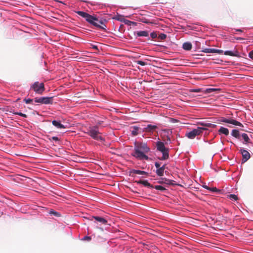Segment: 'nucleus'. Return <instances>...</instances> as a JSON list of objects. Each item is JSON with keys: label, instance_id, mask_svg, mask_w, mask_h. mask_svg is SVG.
<instances>
[{"label": "nucleus", "instance_id": "obj_1", "mask_svg": "<svg viewBox=\"0 0 253 253\" xmlns=\"http://www.w3.org/2000/svg\"><path fill=\"white\" fill-rule=\"evenodd\" d=\"M149 151L150 148L146 143H140L135 146L134 151L132 155L138 159L148 160L149 157L145 153H148Z\"/></svg>", "mask_w": 253, "mask_h": 253}, {"label": "nucleus", "instance_id": "obj_2", "mask_svg": "<svg viewBox=\"0 0 253 253\" xmlns=\"http://www.w3.org/2000/svg\"><path fill=\"white\" fill-rule=\"evenodd\" d=\"M201 126H198L197 128L193 129L192 131L187 132L186 136L189 139H194L196 136L201 134L204 130H206L207 127H214L215 125L211 123H201Z\"/></svg>", "mask_w": 253, "mask_h": 253}, {"label": "nucleus", "instance_id": "obj_3", "mask_svg": "<svg viewBox=\"0 0 253 253\" xmlns=\"http://www.w3.org/2000/svg\"><path fill=\"white\" fill-rule=\"evenodd\" d=\"M87 131L85 132L87 135L90 136L92 138L98 141H103V138L100 134V133L98 130V126H90L86 129Z\"/></svg>", "mask_w": 253, "mask_h": 253}, {"label": "nucleus", "instance_id": "obj_4", "mask_svg": "<svg viewBox=\"0 0 253 253\" xmlns=\"http://www.w3.org/2000/svg\"><path fill=\"white\" fill-rule=\"evenodd\" d=\"M156 147L157 150L161 152L163 154L162 157L159 159L160 160H165L169 159V150L165 146L164 143L163 142L158 141L156 143Z\"/></svg>", "mask_w": 253, "mask_h": 253}, {"label": "nucleus", "instance_id": "obj_5", "mask_svg": "<svg viewBox=\"0 0 253 253\" xmlns=\"http://www.w3.org/2000/svg\"><path fill=\"white\" fill-rule=\"evenodd\" d=\"M89 19L90 20H88V22L90 24L98 29L103 30L105 29L106 25L104 23L105 20H100L96 17L93 15H91L90 18Z\"/></svg>", "mask_w": 253, "mask_h": 253}, {"label": "nucleus", "instance_id": "obj_6", "mask_svg": "<svg viewBox=\"0 0 253 253\" xmlns=\"http://www.w3.org/2000/svg\"><path fill=\"white\" fill-rule=\"evenodd\" d=\"M31 89L34 90L36 93L41 94L45 90L44 84L36 82L31 86Z\"/></svg>", "mask_w": 253, "mask_h": 253}, {"label": "nucleus", "instance_id": "obj_7", "mask_svg": "<svg viewBox=\"0 0 253 253\" xmlns=\"http://www.w3.org/2000/svg\"><path fill=\"white\" fill-rule=\"evenodd\" d=\"M53 97H41L35 98V101L37 103H40L44 104H52L53 103Z\"/></svg>", "mask_w": 253, "mask_h": 253}, {"label": "nucleus", "instance_id": "obj_8", "mask_svg": "<svg viewBox=\"0 0 253 253\" xmlns=\"http://www.w3.org/2000/svg\"><path fill=\"white\" fill-rule=\"evenodd\" d=\"M224 54L225 55L236 56L238 57H242L239 52L236 48H234L233 50H225L224 52Z\"/></svg>", "mask_w": 253, "mask_h": 253}, {"label": "nucleus", "instance_id": "obj_9", "mask_svg": "<svg viewBox=\"0 0 253 253\" xmlns=\"http://www.w3.org/2000/svg\"><path fill=\"white\" fill-rule=\"evenodd\" d=\"M222 122L229 123L235 126H243V125L240 122L231 118L226 119L224 117H222Z\"/></svg>", "mask_w": 253, "mask_h": 253}, {"label": "nucleus", "instance_id": "obj_10", "mask_svg": "<svg viewBox=\"0 0 253 253\" xmlns=\"http://www.w3.org/2000/svg\"><path fill=\"white\" fill-rule=\"evenodd\" d=\"M240 152L243 157L242 161L243 162H246L250 158V154L248 151L243 148H241Z\"/></svg>", "mask_w": 253, "mask_h": 253}, {"label": "nucleus", "instance_id": "obj_11", "mask_svg": "<svg viewBox=\"0 0 253 253\" xmlns=\"http://www.w3.org/2000/svg\"><path fill=\"white\" fill-rule=\"evenodd\" d=\"M157 128L158 126L156 125H148L143 129V131L145 132H153Z\"/></svg>", "mask_w": 253, "mask_h": 253}, {"label": "nucleus", "instance_id": "obj_12", "mask_svg": "<svg viewBox=\"0 0 253 253\" xmlns=\"http://www.w3.org/2000/svg\"><path fill=\"white\" fill-rule=\"evenodd\" d=\"M76 13L80 16L85 18L86 21L88 22V20H90L89 18H90L91 15L87 13L82 11H76Z\"/></svg>", "mask_w": 253, "mask_h": 253}, {"label": "nucleus", "instance_id": "obj_13", "mask_svg": "<svg viewBox=\"0 0 253 253\" xmlns=\"http://www.w3.org/2000/svg\"><path fill=\"white\" fill-rule=\"evenodd\" d=\"M130 175L133 176V174H148V173L145 171L140 170H136V169H131L130 171Z\"/></svg>", "mask_w": 253, "mask_h": 253}, {"label": "nucleus", "instance_id": "obj_14", "mask_svg": "<svg viewBox=\"0 0 253 253\" xmlns=\"http://www.w3.org/2000/svg\"><path fill=\"white\" fill-rule=\"evenodd\" d=\"M135 182H136L138 184H142L144 186L149 187V188H153V186L152 185H151L150 183H149L148 182V181L146 180H139L138 181H135Z\"/></svg>", "mask_w": 253, "mask_h": 253}, {"label": "nucleus", "instance_id": "obj_15", "mask_svg": "<svg viewBox=\"0 0 253 253\" xmlns=\"http://www.w3.org/2000/svg\"><path fill=\"white\" fill-rule=\"evenodd\" d=\"M96 221L101 223L103 224L106 225L107 224V220L103 217L100 216H93Z\"/></svg>", "mask_w": 253, "mask_h": 253}, {"label": "nucleus", "instance_id": "obj_16", "mask_svg": "<svg viewBox=\"0 0 253 253\" xmlns=\"http://www.w3.org/2000/svg\"><path fill=\"white\" fill-rule=\"evenodd\" d=\"M52 124L53 126H56L58 128H65V126L61 124L60 122L57 121L56 120H53L52 122Z\"/></svg>", "mask_w": 253, "mask_h": 253}, {"label": "nucleus", "instance_id": "obj_17", "mask_svg": "<svg viewBox=\"0 0 253 253\" xmlns=\"http://www.w3.org/2000/svg\"><path fill=\"white\" fill-rule=\"evenodd\" d=\"M192 47V44L190 42H186L183 44L182 47L186 50H190Z\"/></svg>", "mask_w": 253, "mask_h": 253}, {"label": "nucleus", "instance_id": "obj_18", "mask_svg": "<svg viewBox=\"0 0 253 253\" xmlns=\"http://www.w3.org/2000/svg\"><path fill=\"white\" fill-rule=\"evenodd\" d=\"M131 129H132L131 130V133L133 136H136L138 134V131L139 130V127H138L136 126H134L131 127Z\"/></svg>", "mask_w": 253, "mask_h": 253}, {"label": "nucleus", "instance_id": "obj_19", "mask_svg": "<svg viewBox=\"0 0 253 253\" xmlns=\"http://www.w3.org/2000/svg\"><path fill=\"white\" fill-rule=\"evenodd\" d=\"M136 35L138 37H148L149 36L148 32L146 31H138L136 33Z\"/></svg>", "mask_w": 253, "mask_h": 253}, {"label": "nucleus", "instance_id": "obj_20", "mask_svg": "<svg viewBox=\"0 0 253 253\" xmlns=\"http://www.w3.org/2000/svg\"><path fill=\"white\" fill-rule=\"evenodd\" d=\"M202 51L205 53H215L217 51L219 52H220V50H217L213 48H205Z\"/></svg>", "mask_w": 253, "mask_h": 253}, {"label": "nucleus", "instance_id": "obj_21", "mask_svg": "<svg viewBox=\"0 0 253 253\" xmlns=\"http://www.w3.org/2000/svg\"><path fill=\"white\" fill-rule=\"evenodd\" d=\"M231 135L235 137L236 138L239 139L240 138V133L239 130L237 129H233L232 131Z\"/></svg>", "mask_w": 253, "mask_h": 253}, {"label": "nucleus", "instance_id": "obj_22", "mask_svg": "<svg viewBox=\"0 0 253 253\" xmlns=\"http://www.w3.org/2000/svg\"><path fill=\"white\" fill-rule=\"evenodd\" d=\"M242 136L245 143H251L250 139L246 133H243Z\"/></svg>", "mask_w": 253, "mask_h": 253}, {"label": "nucleus", "instance_id": "obj_23", "mask_svg": "<svg viewBox=\"0 0 253 253\" xmlns=\"http://www.w3.org/2000/svg\"><path fill=\"white\" fill-rule=\"evenodd\" d=\"M139 21L142 22L146 24H153L154 22L152 21H150L149 19H147V18L145 17H142L139 18Z\"/></svg>", "mask_w": 253, "mask_h": 253}, {"label": "nucleus", "instance_id": "obj_24", "mask_svg": "<svg viewBox=\"0 0 253 253\" xmlns=\"http://www.w3.org/2000/svg\"><path fill=\"white\" fill-rule=\"evenodd\" d=\"M163 131H164L167 134V139L170 141V138L169 135L172 133L171 130L168 129H165L163 130Z\"/></svg>", "mask_w": 253, "mask_h": 253}, {"label": "nucleus", "instance_id": "obj_25", "mask_svg": "<svg viewBox=\"0 0 253 253\" xmlns=\"http://www.w3.org/2000/svg\"><path fill=\"white\" fill-rule=\"evenodd\" d=\"M164 170L162 169L161 168H159V169H158L157 170H156V173L159 176H163L164 175Z\"/></svg>", "mask_w": 253, "mask_h": 253}, {"label": "nucleus", "instance_id": "obj_26", "mask_svg": "<svg viewBox=\"0 0 253 253\" xmlns=\"http://www.w3.org/2000/svg\"><path fill=\"white\" fill-rule=\"evenodd\" d=\"M227 198H229L232 200L236 201L238 199V197L236 195L234 194H230L227 195Z\"/></svg>", "mask_w": 253, "mask_h": 253}, {"label": "nucleus", "instance_id": "obj_27", "mask_svg": "<svg viewBox=\"0 0 253 253\" xmlns=\"http://www.w3.org/2000/svg\"><path fill=\"white\" fill-rule=\"evenodd\" d=\"M114 19L118 21L123 22L124 21L125 18H124V16L119 15H117L114 18Z\"/></svg>", "mask_w": 253, "mask_h": 253}, {"label": "nucleus", "instance_id": "obj_28", "mask_svg": "<svg viewBox=\"0 0 253 253\" xmlns=\"http://www.w3.org/2000/svg\"><path fill=\"white\" fill-rule=\"evenodd\" d=\"M153 188L162 191L166 190V188L161 185H156L153 186Z\"/></svg>", "mask_w": 253, "mask_h": 253}, {"label": "nucleus", "instance_id": "obj_29", "mask_svg": "<svg viewBox=\"0 0 253 253\" xmlns=\"http://www.w3.org/2000/svg\"><path fill=\"white\" fill-rule=\"evenodd\" d=\"M230 115L232 114V113H231L230 111L227 110L226 108H222V115Z\"/></svg>", "mask_w": 253, "mask_h": 253}, {"label": "nucleus", "instance_id": "obj_30", "mask_svg": "<svg viewBox=\"0 0 253 253\" xmlns=\"http://www.w3.org/2000/svg\"><path fill=\"white\" fill-rule=\"evenodd\" d=\"M166 38H167V35L166 34H163V33L160 34L158 37V39L159 40H162L166 39Z\"/></svg>", "mask_w": 253, "mask_h": 253}, {"label": "nucleus", "instance_id": "obj_31", "mask_svg": "<svg viewBox=\"0 0 253 253\" xmlns=\"http://www.w3.org/2000/svg\"><path fill=\"white\" fill-rule=\"evenodd\" d=\"M13 114H14L15 115H17L20 116L24 117V118H27V115L26 114H23V113H21V112H14Z\"/></svg>", "mask_w": 253, "mask_h": 253}, {"label": "nucleus", "instance_id": "obj_32", "mask_svg": "<svg viewBox=\"0 0 253 253\" xmlns=\"http://www.w3.org/2000/svg\"><path fill=\"white\" fill-rule=\"evenodd\" d=\"M222 134L227 135L229 134L228 129L226 128L222 127Z\"/></svg>", "mask_w": 253, "mask_h": 253}, {"label": "nucleus", "instance_id": "obj_33", "mask_svg": "<svg viewBox=\"0 0 253 253\" xmlns=\"http://www.w3.org/2000/svg\"><path fill=\"white\" fill-rule=\"evenodd\" d=\"M136 63L141 66H145L147 64V63L144 61L138 60L136 61Z\"/></svg>", "mask_w": 253, "mask_h": 253}, {"label": "nucleus", "instance_id": "obj_34", "mask_svg": "<svg viewBox=\"0 0 253 253\" xmlns=\"http://www.w3.org/2000/svg\"><path fill=\"white\" fill-rule=\"evenodd\" d=\"M164 180H165V181H164V183H166V184H169V185L172 184V180H169V179H166V178H165Z\"/></svg>", "mask_w": 253, "mask_h": 253}, {"label": "nucleus", "instance_id": "obj_35", "mask_svg": "<svg viewBox=\"0 0 253 253\" xmlns=\"http://www.w3.org/2000/svg\"><path fill=\"white\" fill-rule=\"evenodd\" d=\"M24 101L26 103V104H29V103H31L33 102V99H30V98H25L24 99Z\"/></svg>", "mask_w": 253, "mask_h": 253}, {"label": "nucleus", "instance_id": "obj_36", "mask_svg": "<svg viewBox=\"0 0 253 253\" xmlns=\"http://www.w3.org/2000/svg\"><path fill=\"white\" fill-rule=\"evenodd\" d=\"M150 36H151V37L152 38V39H155L156 38H157V34L156 32H153L151 33Z\"/></svg>", "mask_w": 253, "mask_h": 253}, {"label": "nucleus", "instance_id": "obj_37", "mask_svg": "<svg viewBox=\"0 0 253 253\" xmlns=\"http://www.w3.org/2000/svg\"><path fill=\"white\" fill-rule=\"evenodd\" d=\"M226 218H228V219H224L226 221V222L225 223L227 224L228 225L231 224V223H232V221H231V220L229 218V216H228V217H226Z\"/></svg>", "mask_w": 253, "mask_h": 253}, {"label": "nucleus", "instance_id": "obj_38", "mask_svg": "<svg viewBox=\"0 0 253 253\" xmlns=\"http://www.w3.org/2000/svg\"><path fill=\"white\" fill-rule=\"evenodd\" d=\"M123 22H124L125 24H127V25H130V24H131V23H133V24H134V22H131V21H129V20H126V19H124V21Z\"/></svg>", "mask_w": 253, "mask_h": 253}, {"label": "nucleus", "instance_id": "obj_39", "mask_svg": "<svg viewBox=\"0 0 253 253\" xmlns=\"http://www.w3.org/2000/svg\"><path fill=\"white\" fill-rule=\"evenodd\" d=\"M91 238L90 236H84V238L83 239V240H84V241H90L91 240Z\"/></svg>", "mask_w": 253, "mask_h": 253}, {"label": "nucleus", "instance_id": "obj_40", "mask_svg": "<svg viewBox=\"0 0 253 253\" xmlns=\"http://www.w3.org/2000/svg\"><path fill=\"white\" fill-rule=\"evenodd\" d=\"M50 140H54V141H59V138L58 137H56V136H53L51 137V139H50Z\"/></svg>", "mask_w": 253, "mask_h": 253}, {"label": "nucleus", "instance_id": "obj_41", "mask_svg": "<svg viewBox=\"0 0 253 253\" xmlns=\"http://www.w3.org/2000/svg\"><path fill=\"white\" fill-rule=\"evenodd\" d=\"M249 56L250 58L253 59V50L250 52V53H249Z\"/></svg>", "mask_w": 253, "mask_h": 253}, {"label": "nucleus", "instance_id": "obj_42", "mask_svg": "<svg viewBox=\"0 0 253 253\" xmlns=\"http://www.w3.org/2000/svg\"><path fill=\"white\" fill-rule=\"evenodd\" d=\"M50 213H51V214H54V215H55L56 216H58L59 215L58 212H57L56 211H51Z\"/></svg>", "mask_w": 253, "mask_h": 253}, {"label": "nucleus", "instance_id": "obj_43", "mask_svg": "<svg viewBox=\"0 0 253 253\" xmlns=\"http://www.w3.org/2000/svg\"><path fill=\"white\" fill-rule=\"evenodd\" d=\"M155 167H156V168L158 169H159L161 167H160V164L158 162H156L155 164Z\"/></svg>", "mask_w": 253, "mask_h": 253}, {"label": "nucleus", "instance_id": "obj_44", "mask_svg": "<svg viewBox=\"0 0 253 253\" xmlns=\"http://www.w3.org/2000/svg\"><path fill=\"white\" fill-rule=\"evenodd\" d=\"M101 123L102 122L101 121H98L97 122V125L96 126H98L99 127V126L101 125Z\"/></svg>", "mask_w": 253, "mask_h": 253}, {"label": "nucleus", "instance_id": "obj_45", "mask_svg": "<svg viewBox=\"0 0 253 253\" xmlns=\"http://www.w3.org/2000/svg\"><path fill=\"white\" fill-rule=\"evenodd\" d=\"M92 48L94 49L98 50V47L97 45H93Z\"/></svg>", "mask_w": 253, "mask_h": 253}, {"label": "nucleus", "instance_id": "obj_46", "mask_svg": "<svg viewBox=\"0 0 253 253\" xmlns=\"http://www.w3.org/2000/svg\"><path fill=\"white\" fill-rule=\"evenodd\" d=\"M160 168L162 169L163 170H165L166 169V165H163L162 167H160Z\"/></svg>", "mask_w": 253, "mask_h": 253}, {"label": "nucleus", "instance_id": "obj_47", "mask_svg": "<svg viewBox=\"0 0 253 253\" xmlns=\"http://www.w3.org/2000/svg\"><path fill=\"white\" fill-rule=\"evenodd\" d=\"M212 191H217L216 188H215V187L212 188Z\"/></svg>", "mask_w": 253, "mask_h": 253}, {"label": "nucleus", "instance_id": "obj_48", "mask_svg": "<svg viewBox=\"0 0 253 253\" xmlns=\"http://www.w3.org/2000/svg\"><path fill=\"white\" fill-rule=\"evenodd\" d=\"M221 131H222L221 127H220V128L218 129L219 133V134L221 133Z\"/></svg>", "mask_w": 253, "mask_h": 253}, {"label": "nucleus", "instance_id": "obj_49", "mask_svg": "<svg viewBox=\"0 0 253 253\" xmlns=\"http://www.w3.org/2000/svg\"><path fill=\"white\" fill-rule=\"evenodd\" d=\"M227 252H228L227 251L222 249V253H227Z\"/></svg>", "mask_w": 253, "mask_h": 253}, {"label": "nucleus", "instance_id": "obj_50", "mask_svg": "<svg viewBox=\"0 0 253 253\" xmlns=\"http://www.w3.org/2000/svg\"><path fill=\"white\" fill-rule=\"evenodd\" d=\"M224 210H225V212H228L229 215H231V213L230 212H228V210H227L226 209H225Z\"/></svg>", "mask_w": 253, "mask_h": 253}, {"label": "nucleus", "instance_id": "obj_51", "mask_svg": "<svg viewBox=\"0 0 253 253\" xmlns=\"http://www.w3.org/2000/svg\"><path fill=\"white\" fill-rule=\"evenodd\" d=\"M222 101H223V100H222ZM223 104H226V103H225L224 102H222V107H225V106L223 105Z\"/></svg>", "mask_w": 253, "mask_h": 253}, {"label": "nucleus", "instance_id": "obj_52", "mask_svg": "<svg viewBox=\"0 0 253 253\" xmlns=\"http://www.w3.org/2000/svg\"><path fill=\"white\" fill-rule=\"evenodd\" d=\"M244 39L242 38H237V40H243Z\"/></svg>", "mask_w": 253, "mask_h": 253}, {"label": "nucleus", "instance_id": "obj_53", "mask_svg": "<svg viewBox=\"0 0 253 253\" xmlns=\"http://www.w3.org/2000/svg\"><path fill=\"white\" fill-rule=\"evenodd\" d=\"M159 182L160 183H164V181H159Z\"/></svg>", "mask_w": 253, "mask_h": 253}, {"label": "nucleus", "instance_id": "obj_54", "mask_svg": "<svg viewBox=\"0 0 253 253\" xmlns=\"http://www.w3.org/2000/svg\"><path fill=\"white\" fill-rule=\"evenodd\" d=\"M237 31H239V32H242V31L240 29H239V30H237Z\"/></svg>", "mask_w": 253, "mask_h": 253}, {"label": "nucleus", "instance_id": "obj_55", "mask_svg": "<svg viewBox=\"0 0 253 253\" xmlns=\"http://www.w3.org/2000/svg\"><path fill=\"white\" fill-rule=\"evenodd\" d=\"M205 187L206 188H207V189H209V188L208 187V186H206Z\"/></svg>", "mask_w": 253, "mask_h": 253}, {"label": "nucleus", "instance_id": "obj_56", "mask_svg": "<svg viewBox=\"0 0 253 253\" xmlns=\"http://www.w3.org/2000/svg\"><path fill=\"white\" fill-rule=\"evenodd\" d=\"M222 97L224 96V94H222Z\"/></svg>", "mask_w": 253, "mask_h": 253}]
</instances>
